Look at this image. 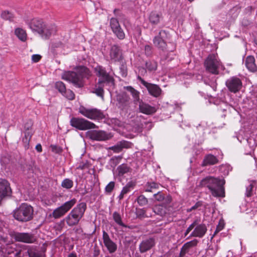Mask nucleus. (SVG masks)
Masks as SVG:
<instances>
[{
	"label": "nucleus",
	"mask_w": 257,
	"mask_h": 257,
	"mask_svg": "<svg viewBox=\"0 0 257 257\" xmlns=\"http://www.w3.org/2000/svg\"><path fill=\"white\" fill-rule=\"evenodd\" d=\"M86 208V205L84 203H81L74 208L65 218L67 224L69 226L77 224L83 216Z\"/></svg>",
	"instance_id": "5"
},
{
	"label": "nucleus",
	"mask_w": 257,
	"mask_h": 257,
	"mask_svg": "<svg viewBox=\"0 0 257 257\" xmlns=\"http://www.w3.org/2000/svg\"><path fill=\"white\" fill-rule=\"evenodd\" d=\"M113 218L115 222L118 225L125 227V225L123 223V222L121 221V218L119 213H118L116 212H114L113 213Z\"/></svg>",
	"instance_id": "42"
},
{
	"label": "nucleus",
	"mask_w": 257,
	"mask_h": 257,
	"mask_svg": "<svg viewBox=\"0 0 257 257\" xmlns=\"http://www.w3.org/2000/svg\"><path fill=\"white\" fill-rule=\"evenodd\" d=\"M12 237L17 241L23 242L27 243H32L35 242V236L29 233L15 232L12 234Z\"/></svg>",
	"instance_id": "11"
},
{
	"label": "nucleus",
	"mask_w": 257,
	"mask_h": 257,
	"mask_svg": "<svg viewBox=\"0 0 257 257\" xmlns=\"http://www.w3.org/2000/svg\"><path fill=\"white\" fill-rule=\"evenodd\" d=\"M133 188L132 183L131 182L128 183L122 189L118 198L119 200H122L124 197V195L130 192L131 189Z\"/></svg>",
	"instance_id": "34"
},
{
	"label": "nucleus",
	"mask_w": 257,
	"mask_h": 257,
	"mask_svg": "<svg viewBox=\"0 0 257 257\" xmlns=\"http://www.w3.org/2000/svg\"><path fill=\"white\" fill-rule=\"evenodd\" d=\"M217 159L213 155H208L206 156L203 161L204 165H214L217 163Z\"/></svg>",
	"instance_id": "32"
},
{
	"label": "nucleus",
	"mask_w": 257,
	"mask_h": 257,
	"mask_svg": "<svg viewBox=\"0 0 257 257\" xmlns=\"http://www.w3.org/2000/svg\"><path fill=\"white\" fill-rule=\"evenodd\" d=\"M136 215L138 217L140 218L150 217L152 216L151 212H149L148 209H138L136 211Z\"/></svg>",
	"instance_id": "30"
},
{
	"label": "nucleus",
	"mask_w": 257,
	"mask_h": 257,
	"mask_svg": "<svg viewBox=\"0 0 257 257\" xmlns=\"http://www.w3.org/2000/svg\"><path fill=\"white\" fill-rule=\"evenodd\" d=\"M155 244V240L152 238L143 240L139 245L141 253H144L151 249Z\"/></svg>",
	"instance_id": "18"
},
{
	"label": "nucleus",
	"mask_w": 257,
	"mask_h": 257,
	"mask_svg": "<svg viewBox=\"0 0 257 257\" xmlns=\"http://www.w3.org/2000/svg\"><path fill=\"white\" fill-rule=\"evenodd\" d=\"M3 226V223L2 222H0V229L2 228V226Z\"/></svg>",
	"instance_id": "58"
},
{
	"label": "nucleus",
	"mask_w": 257,
	"mask_h": 257,
	"mask_svg": "<svg viewBox=\"0 0 257 257\" xmlns=\"http://www.w3.org/2000/svg\"><path fill=\"white\" fill-rule=\"evenodd\" d=\"M160 35L161 32L159 33L158 36H156L154 38L153 43L155 46L163 50L166 48L167 45L166 42L161 37Z\"/></svg>",
	"instance_id": "27"
},
{
	"label": "nucleus",
	"mask_w": 257,
	"mask_h": 257,
	"mask_svg": "<svg viewBox=\"0 0 257 257\" xmlns=\"http://www.w3.org/2000/svg\"><path fill=\"white\" fill-rule=\"evenodd\" d=\"M205 65L207 71L217 74L218 73V69L221 68L222 65L215 55H209L205 62Z\"/></svg>",
	"instance_id": "7"
},
{
	"label": "nucleus",
	"mask_w": 257,
	"mask_h": 257,
	"mask_svg": "<svg viewBox=\"0 0 257 257\" xmlns=\"http://www.w3.org/2000/svg\"><path fill=\"white\" fill-rule=\"evenodd\" d=\"M45 23L43 20L38 19H34L31 21L29 24V28L33 32L38 34L42 32L43 27Z\"/></svg>",
	"instance_id": "17"
},
{
	"label": "nucleus",
	"mask_w": 257,
	"mask_h": 257,
	"mask_svg": "<svg viewBox=\"0 0 257 257\" xmlns=\"http://www.w3.org/2000/svg\"><path fill=\"white\" fill-rule=\"evenodd\" d=\"M1 16L3 19L10 21H12L14 18L13 14L9 11H3Z\"/></svg>",
	"instance_id": "35"
},
{
	"label": "nucleus",
	"mask_w": 257,
	"mask_h": 257,
	"mask_svg": "<svg viewBox=\"0 0 257 257\" xmlns=\"http://www.w3.org/2000/svg\"><path fill=\"white\" fill-rule=\"evenodd\" d=\"M130 168L127 165L125 164H122L119 165L116 169V171L117 172V174L119 176H122L124 174L129 172L130 171Z\"/></svg>",
	"instance_id": "31"
},
{
	"label": "nucleus",
	"mask_w": 257,
	"mask_h": 257,
	"mask_svg": "<svg viewBox=\"0 0 257 257\" xmlns=\"http://www.w3.org/2000/svg\"><path fill=\"white\" fill-rule=\"evenodd\" d=\"M145 51L146 54L149 55L152 52V47L149 45H146L145 47Z\"/></svg>",
	"instance_id": "51"
},
{
	"label": "nucleus",
	"mask_w": 257,
	"mask_h": 257,
	"mask_svg": "<svg viewBox=\"0 0 257 257\" xmlns=\"http://www.w3.org/2000/svg\"><path fill=\"white\" fill-rule=\"evenodd\" d=\"M159 184L155 182H148L145 185V190L146 192H152L153 189L158 188Z\"/></svg>",
	"instance_id": "38"
},
{
	"label": "nucleus",
	"mask_w": 257,
	"mask_h": 257,
	"mask_svg": "<svg viewBox=\"0 0 257 257\" xmlns=\"http://www.w3.org/2000/svg\"><path fill=\"white\" fill-rule=\"evenodd\" d=\"M29 255L30 257H39V255L37 253H34L32 252H29Z\"/></svg>",
	"instance_id": "54"
},
{
	"label": "nucleus",
	"mask_w": 257,
	"mask_h": 257,
	"mask_svg": "<svg viewBox=\"0 0 257 257\" xmlns=\"http://www.w3.org/2000/svg\"><path fill=\"white\" fill-rule=\"evenodd\" d=\"M55 87L61 94L63 93L66 90L65 84L61 81L57 82L55 84Z\"/></svg>",
	"instance_id": "44"
},
{
	"label": "nucleus",
	"mask_w": 257,
	"mask_h": 257,
	"mask_svg": "<svg viewBox=\"0 0 257 257\" xmlns=\"http://www.w3.org/2000/svg\"><path fill=\"white\" fill-rule=\"evenodd\" d=\"M193 230L188 237H202L207 231V227L204 224H197V221H194L186 230L184 235L187 236L189 232Z\"/></svg>",
	"instance_id": "6"
},
{
	"label": "nucleus",
	"mask_w": 257,
	"mask_h": 257,
	"mask_svg": "<svg viewBox=\"0 0 257 257\" xmlns=\"http://www.w3.org/2000/svg\"><path fill=\"white\" fill-rule=\"evenodd\" d=\"M73 181L68 178L65 179L61 183L62 187L66 189H70L73 187Z\"/></svg>",
	"instance_id": "39"
},
{
	"label": "nucleus",
	"mask_w": 257,
	"mask_h": 257,
	"mask_svg": "<svg viewBox=\"0 0 257 257\" xmlns=\"http://www.w3.org/2000/svg\"><path fill=\"white\" fill-rule=\"evenodd\" d=\"M41 58V56L38 54H34L32 56V60L34 63L39 61Z\"/></svg>",
	"instance_id": "48"
},
{
	"label": "nucleus",
	"mask_w": 257,
	"mask_h": 257,
	"mask_svg": "<svg viewBox=\"0 0 257 257\" xmlns=\"http://www.w3.org/2000/svg\"><path fill=\"white\" fill-rule=\"evenodd\" d=\"M139 110L143 113L150 115L154 113L156 111L155 107L143 102L142 100L139 102Z\"/></svg>",
	"instance_id": "20"
},
{
	"label": "nucleus",
	"mask_w": 257,
	"mask_h": 257,
	"mask_svg": "<svg viewBox=\"0 0 257 257\" xmlns=\"http://www.w3.org/2000/svg\"><path fill=\"white\" fill-rule=\"evenodd\" d=\"M76 202L75 199H72L66 202L61 206L54 209L51 216L55 219L63 216L75 205Z\"/></svg>",
	"instance_id": "9"
},
{
	"label": "nucleus",
	"mask_w": 257,
	"mask_h": 257,
	"mask_svg": "<svg viewBox=\"0 0 257 257\" xmlns=\"http://www.w3.org/2000/svg\"><path fill=\"white\" fill-rule=\"evenodd\" d=\"M87 136L91 139L99 141L110 139L112 136L102 131H91L87 132Z\"/></svg>",
	"instance_id": "13"
},
{
	"label": "nucleus",
	"mask_w": 257,
	"mask_h": 257,
	"mask_svg": "<svg viewBox=\"0 0 257 257\" xmlns=\"http://www.w3.org/2000/svg\"><path fill=\"white\" fill-rule=\"evenodd\" d=\"M218 250V247L217 245L213 244L209 246V248H208L206 253L208 255L210 256L211 257H212L215 255L216 252Z\"/></svg>",
	"instance_id": "37"
},
{
	"label": "nucleus",
	"mask_w": 257,
	"mask_h": 257,
	"mask_svg": "<svg viewBox=\"0 0 257 257\" xmlns=\"http://www.w3.org/2000/svg\"><path fill=\"white\" fill-rule=\"evenodd\" d=\"M255 41L256 44H257V37L255 38Z\"/></svg>",
	"instance_id": "61"
},
{
	"label": "nucleus",
	"mask_w": 257,
	"mask_h": 257,
	"mask_svg": "<svg viewBox=\"0 0 257 257\" xmlns=\"http://www.w3.org/2000/svg\"><path fill=\"white\" fill-rule=\"evenodd\" d=\"M150 22L153 25L158 24L161 20V15L157 12H152L149 16Z\"/></svg>",
	"instance_id": "28"
},
{
	"label": "nucleus",
	"mask_w": 257,
	"mask_h": 257,
	"mask_svg": "<svg viewBox=\"0 0 257 257\" xmlns=\"http://www.w3.org/2000/svg\"><path fill=\"white\" fill-rule=\"evenodd\" d=\"M71 125L80 130L94 128L96 125L93 122L82 118L73 117L70 120Z\"/></svg>",
	"instance_id": "10"
},
{
	"label": "nucleus",
	"mask_w": 257,
	"mask_h": 257,
	"mask_svg": "<svg viewBox=\"0 0 257 257\" xmlns=\"http://www.w3.org/2000/svg\"><path fill=\"white\" fill-rule=\"evenodd\" d=\"M20 254V252H17L16 253V256H19Z\"/></svg>",
	"instance_id": "60"
},
{
	"label": "nucleus",
	"mask_w": 257,
	"mask_h": 257,
	"mask_svg": "<svg viewBox=\"0 0 257 257\" xmlns=\"http://www.w3.org/2000/svg\"><path fill=\"white\" fill-rule=\"evenodd\" d=\"M156 200L158 201H164V204H170L172 201V198L170 196H167L166 197L161 192H158L154 195Z\"/></svg>",
	"instance_id": "26"
},
{
	"label": "nucleus",
	"mask_w": 257,
	"mask_h": 257,
	"mask_svg": "<svg viewBox=\"0 0 257 257\" xmlns=\"http://www.w3.org/2000/svg\"><path fill=\"white\" fill-rule=\"evenodd\" d=\"M103 241L110 253H112L116 250L117 245L110 239L108 234L104 231L103 232Z\"/></svg>",
	"instance_id": "15"
},
{
	"label": "nucleus",
	"mask_w": 257,
	"mask_h": 257,
	"mask_svg": "<svg viewBox=\"0 0 257 257\" xmlns=\"http://www.w3.org/2000/svg\"><path fill=\"white\" fill-rule=\"evenodd\" d=\"M117 101L118 102L119 107L123 108L127 105L129 101V97L125 93L119 94L116 97Z\"/></svg>",
	"instance_id": "25"
},
{
	"label": "nucleus",
	"mask_w": 257,
	"mask_h": 257,
	"mask_svg": "<svg viewBox=\"0 0 257 257\" xmlns=\"http://www.w3.org/2000/svg\"><path fill=\"white\" fill-rule=\"evenodd\" d=\"M56 32V27L54 25H49L45 24V26L42 29V32L39 35L43 39H48L50 37L54 35Z\"/></svg>",
	"instance_id": "16"
},
{
	"label": "nucleus",
	"mask_w": 257,
	"mask_h": 257,
	"mask_svg": "<svg viewBox=\"0 0 257 257\" xmlns=\"http://www.w3.org/2000/svg\"><path fill=\"white\" fill-rule=\"evenodd\" d=\"M110 25L112 30H114L120 27L118 21L115 18H111L110 21Z\"/></svg>",
	"instance_id": "45"
},
{
	"label": "nucleus",
	"mask_w": 257,
	"mask_h": 257,
	"mask_svg": "<svg viewBox=\"0 0 257 257\" xmlns=\"http://www.w3.org/2000/svg\"><path fill=\"white\" fill-rule=\"evenodd\" d=\"M226 86L230 91L236 93L241 89L242 82L239 78L234 76L230 77L226 81Z\"/></svg>",
	"instance_id": "12"
},
{
	"label": "nucleus",
	"mask_w": 257,
	"mask_h": 257,
	"mask_svg": "<svg viewBox=\"0 0 257 257\" xmlns=\"http://www.w3.org/2000/svg\"><path fill=\"white\" fill-rule=\"evenodd\" d=\"M51 148L53 151L58 152L60 151V149L58 148L56 146H51Z\"/></svg>",
	"instance_id": "55"
},
{
	"label": "nucleus",
	"mask_w": 257,
	"mask_h": 257,
	"mask_svg": "<svg viewBox=\"0 0 257 257\" xmlns=\"http://www.w3.org/2000/svg\"><path fill=\"white\" fill-rule=\"evenodd\" d=\"M110 57L112 60L117 61L121 59V54L119 48L115 45L112 46L110 52Z\"/></svg>",
	"instance_id": "22"
},
{
	"label": "nucleus",
	"mask_w": 257,
	"mask_h": 257,
	"mask_svg": "<svg viewBox=\"0 0 257 257\" xmlns=\"http://www.w3.org/2000/svg\"><path fill=\"white\" fill-rule=\"evenodd\" d=\"M68 257H76V254L74 253H71L69 254Z\"/></svg>",
	"instance_id": "57"
},
{
	"label": "nucleus",
	"mask_w": 257,
	"mask_h": 257,
	"mask_svg": "<svg viewBox=\"0 0 257 257\" xmlns=\"http://www.w3.org/2000/svg\"><path fill=\"white\" fill-rule=\"evenodd\" d=\"M33 122L31 120H28L24 125V133L29 132L31 134H33L32 129Z\"/></svg>",
	"instance_id": "40"
},
{
	"label": "nucleus",
	"mask_w": 257,
	"mask_h": 257,
	"mask_svg": "<svg viewBox=\"0 0 257 257\" xmlns=\"http://www.w3.org/2000/svg\"><path fill=\"white\" fill-rule=\"evenodd\" d=\"M24 134V137L22 138V142L25 148H28L29 145L30 141L33 134L29 132H26Z\"/></svg>",
	"instance_id": "36"
},
{
	"label": "nucleus",
	"mask_w": 257,
	"mask_h": 257,
	"mask_svg": "<svg viewBox=\"0 0 257 257\" xmlns=\"http://www.w3.org/2000/svg\"><path fill=\"white\" fill-rule=\"evenodd\" d=\"M197 243V241L196 240H191L185 243L181 248L180 253V256L181 257L184 256L185 254L189 251L190 248L196 246Z\"/></svg>",
	"instance_id": "23"
},
{
	"label": "nucleus",
	"mask_w": 257,
	"mask_h": 257,
	"mask_svg": "<svg viewBox=\"0 0 257 257\" xmlns=\"http://www.w3.org/2000/svg\"><path fill=\"white\" fill-rule=\"evenodd\" d=\"M253 186L251 184L249 185L247 187L246 189V195L247 197L250 196L252 190Z\"/></svg>",
	"instance_id": "49"
},
{
	"label": "nucleus",
	"mask_w": 257,
	"mask_h": 257,
	"mask_svg": "<svg viewBox=\"0 0 257 257\" xmlns=\"http://www.w3.org/2000/svg\"><path fill=\"white\" fill-rule=\"evenodd\" d=\"M112 31L118 39L122 40L124 38V33L123 32V31L121 29L120 27L116 29H114Z\"/></svg>",
	"instance_id": "41"
},
{
	"label": "nucleus",
	"mask_w": 257,
	"mask_h": 257,
	"mask_svg": "<svg viewBox=\"0 0 257 257\" xmlns=\"http://www.w3.org/2000/svg\"><path fill=\"white\" fill-rule=\"evenodd\" d=\"M223 226H224L223 223L220 221L218 225L217 226V228H216L215 233L216 232H218V231H220L223 228Z\"/></svg>",
	"instance_id": "52"
},
{
	"label": "nucleus",
	"mask_w": 257,
	"mask_h": 257,
	"mask_svg": "<svg viewBox=\"0 0 257 257\" xmlns=\"http://www.w3.org/2000/svg\"><path fill=\"white\" fill-rule=\"evenodd\" d=\"M90 75L89 70L84 66L76 67L73 71H65L62 74L63 80L71 82L77 87L83 86V79Z\"/></svg>",
	"instance_id": "1"
},
{
	"label": "nucleus",
	"mask_w": 257,
	"mask_h": 257,
	"mask_svg": "<svg viewBox=\"0 0 257 257\" xmlns=\"http://www.w3.org/2000/svg\"><path fill=\"white\" fill-rule=\"evenodd\" d=\"M132 144L126 141H121L118 142L116 145L109 148V150H112L115 153L120 152L123 148H130Z\"/></svg>",
	"instance_id": "19"
},
{
	"label": "nucleus",
	"mask_w": 257,
	"mask_h": 257,
	"mask_svg": "<svg viewBox=\"0 0 257 257\" xmlns=\"http://www.w3.org/2000/svg\"><path fill=\"white\" fill-rule=\"evenodd\" d=\"M36 149L39 152H42V148L41 145L40 144L37 145L36 146Z\"/></svg>",
	"instance_id": "53"
},
{
	"label": "nucleus",
	"mask_w": 257,
	"mask_h": 257,
	"mask_svg": "<svg viewBox=\"0 0 257 257\" xmlns=\"http://www.w3.org/2000/svg\"><path fill=\"white\" fill-rule=\"evenodd\" d=\"M33 207L27 203H22L18 208L13 212L14 218L21 222H27L33 218Z\"/></svg>",
	"instance_id": "4"
},
{
	"label": "nucleus",
	"mask_w": 257,
	"mask_h": 257,
	"mask_svg": "<svg viewBox=\"0 0 257 257\" xmlns=\"http://www.w3.org/2000/svg\"><path fill=\"white\" fill-rule=\"evenodd\" d=\"M62 94L69 100H73L75 97L74 93L72 91L69 89H66Z\"/></svg>",
	"instance_id": "43"
},
{
	"label": "nucleus",
	"mask_w": 257,
	"mask_h": 257,
	"mask_svg": "<svg viewBox=\"0 0 257 257\" xmlns=\"http://www.w3.org/2000/svg\"><path fill=\"white\" fill-rule=\"evenodd\" d=\"M115 186V183L113 181H111L109 182L105 187V191L107 193L110 194L113 189H114Z\"/></svg>",
	"instance_id": "47"
},
{
	"label": "nucleus",
	"mask_w": 257,
	"mask_h": 257,
	"mask_svg": "<svg viewBox=\"0 0 257 257\" xmlns=\"http://www.w3.org/2000/svg\"><path fill=\"white\" fill-rule=\"evenodd\" d=\"M137 201L141 206L146 205L148 203L147 198L143 195H140L138 197Z\"/></svg>",
	"instance_id": "46"
},
{
	"label": "nucleus",
	"mask_w": 257,
	"mask_h": 257,
	"mask_svg": "<svg viewBox=\"0 0 257 257\" xmlns=\"http://www.w3.org/2000/svg\"><path fill=\"white\" fill-rule=\"evenodd\" d=\"M94 70L96 75L98 77V80L93 92L103 98L104 94L103 87L107 85L109 86H113L114 85V80L106 72L105 69L100 66L96 67Z\"/></svg>",
	"instance_id": "2"
},
{
	"label": "nucleus",
	"mask_w": 257,
	"mask_h": 257,
	"mask_svg": "<svg viewBox=\"0 0 257 257\" xmlns=\"http://www.w3.org/2000/svg\"><path fill=\"white\" fill-rule=\"evenodd\" d=\"M224 180H220L213 177H206L200 182L202 186H206L211 191L212 195L214 197H224L223 185Z\"/></svg>",
	"instance_id": "3"
},
{
	"label": "nucleus",
	"mask_w": 257,
	"mask_h": 257,
	"mask_svg": "<svg viewBox=\"0 0 257 257\" xmlns=\"http://www.w3.org/2000/svg\"><path fill=\"white\" fill-rule=\"evenodd\" d=\"M79 112L90 119H101L104 117L103 112L97 108H87L84 106L79 108Z\"/></svg>",
	"instance_id": "8"
},
{
	"label": "nucleus",
	"mask_w": 257,
	"mask_h": 257,
	"mask_svg": "<svg viewBox=\"0 0 257 257\" xmlns=\"http://www.w3.org/2000/svg\"><path fill=\"white\" fill-rule=\"evenodd\" d=\"M201 206V203L200 202H197L194 206H192L190 208L187 209L188 212H190L193 210L198 208L199 207Z\"/></svg>",
	"instance_id": "50"
},
{
	"label": "nucleus",
	"mask_w": 257,
	"mask_h": 257,
	"mask_svg": "<svg viewBox=\"0 0 257 257\" xmlns=\"http://www.w3.org/2000/svg\"><path fill=\"white\" fill-rule=\"evenodd\" d=\"M147 67L150 70H155L157 68V66L156 65H154L152 68H149V66H148V63H147Z\"/></svg>",
	"instance_id": "56"
},
{
	"label": "nucleus",
	"mask_w": 257,
	"mask_h": 257,
	"mask_svg": "<svg viewBox=\"0 0 257 257\" xmlns=\"http://www.w3.org/2000/svg\"><path fill=\"white\" fill-rule=\"evenodd\" d=\"M245 65L248 70L254 72L256 70L255 59L253 56H248L246 58Z\"/></svg>",
	"instance_id": "24"
},
{
	"label": "nucleus",
	"mask_w": 257,
	"mask_h": 257,
	"mask_svg": "<svg viewBox=\"0 0 257 257\" xmlns=\"http://www.w3.org/2000/svg\"><path fill=\"white\" fill-rule=\"evenodd\" d=\"M124 88L126 90H127L128 91H129L131 93V94L132 95V96L134 99V101L135 102H137V101L139 102L140 101H141L140 100V98H139L140 93L138 91L135 89L134 88H133L131 86L124 87Z\"/></svg>",
	"instance_id": "33"
},
{
	"label": "nucleus",
	"mask_w": 257,
	"mask_h": 257,
	"mask_svg": "<svg viewBox=\"0 0 257 257\" xmlns=\"http://www.w3.org/2000/svg\"><path fill=\"white\" fill-rule=\"evenodd\" d=\"M15 34L21 41L25 42L27 40V34L25 30L20 28H16L15 30Z\"/></svg>",
	"instance_id": "29"
},
{
	"label": "nucleus",
	"mask_w": 257,
	"mask_h": 257,
	"mask_svg": "<svg viewBox=\"0 0 257 257\" xmlns=\"http://www.w3.org/2000/svg\"><path fill=\"white\" fill-rule=\"evenodd\" d=\"M139 79L141 83L147 88L151 95L156 97L160 95L161 89L158 85L148 83L140 77H139Z\"/></svg>",
	"instance_id": "14"
},
{
	"label": "nucleus",
	"mask_w": 257,
	"mask_h": 257,
	"mask_svg": "<svg viewBox=\"0 0 257 257\" xmlns=\"http://www.w3.org/2000/svg\"><path fill=\"white\" fill-rule=\"evenodd\" d=\"M165 205H155L153 208V211L156 214L160 216H164L168 213L169 211V204H165Z\"/></svg>",
	"instance_id": "21"
},
{
	"label": "nucleus",
	"mask_w": 257,
	"mask_h": 257,
	"mask_svg": "<svg viewBox=\"0 0 257 257\" xmlns=\"http://www.w3.org/2000/svg\"><path fill=\"white\" fill-rule=\"evenodd\" d=\"M126 72L125 71H123L122 73V75L126 76Z\"/></svg>",
	"instance_id": "59"
}]
</instances>
